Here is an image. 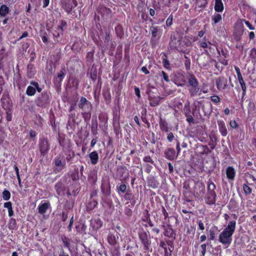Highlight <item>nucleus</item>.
Listing matches in <instances>:
<instances>
[{"instance_id":"obj_1","label":"nucleus","mask_w":256,"mask_h":256,"mask_svg":"<svg viewBox=\"0 0 256 256\" xmlns=\"http://www.w3.org/2000/svg\"><path fill=\"white\" fill-rule=\"evenodd\" d=\"M236 222L230 221L227 227L225 228L219 236V241L223 244L229 245L232 240V236L236 228Z\"/></svg>"},{"instance_id":"obj_2","label":"nucleus","mask_w":256,"mask_h":256,"mask_svg":"<svg viewBox=\"0 0 256 256\" xmlns=\"http://www.w3.org/2000/svg\"><path fill=\"white\" fill-rule=\"evenodd\" d=\"M78 108L84 112V113H90L92 110V104L88 100L84 97L82 96L78 104Z\"/></svg>"},{"instance_id":"obj_3","label":"nucleus","mask_w":256,"mask_h":256,"mask_svg":"<svg viewBox=\"0 0 256 256\" xmlns=\"http://www.w3.org/2000/svg\"><path fill=\"white\" fill-rule=\"evenodd\" d=\"M188 84L192 87L189 89L190 93L191 96H194L200 90L198 87V82L195 76L192 74L190 76L188 79Z\"/></svg>"},{"instance_id":"obj_4","label":"nucleus","mask_w":256,"mask_h":256,"mask_svg":"<svg viewBox=\"0 0 256 256\" xmlns=\"http://www.w3.org/2000/svg\"><path fill=\"white\" fill-rule=\"evenodd\" d=\"M60 2L62 7L68 12L78 5L76 0H61Z\"/></svg>"},{"instance_id":"obj_5","label":"nucleus","mask_w":256,"mask_h":256,"mask_svg":"<svg viewBox=\"0 0 256 256\" xmlns=\"http://www.w3.org/2000/svg\"><path fill=\"white\" fill-rule=\"evenodd\" d=\"M50 102L49 93L44 92H42L40 96L38 98L37 106L40 107H44Z\"/></svg>"},{"instance_id":"obj_6","label":"nucleus","mask_w":256,"mask_h":256,"mask_svg":"<svg viewBox=\"0 0 256 256\" xmlns=\"http://www.w3.org/2000/svg\"><path fill=\"white\" fill-rule=\"evenodd\" d=\"M39 150L41 155L45 156L50 149V144L47 139L42 138L40 140L38 144Z\"/></svg>"},{"instance_id":"obj_7","label":"nucleus","mask_w":256,"mask_h":256,"mask_svg":"<svg viewBox=\"0 0 256 256\" xmlns=\"http://www.w3.org/2000/svg\"><path fill=\"white\" fill-rule=\"evenodd\" d=\"M138 236L141 242L143 244L144 249L148 250L151 243L148 239V234L142 230L139 232Z\"/></svg>"},{"instance_id":"obj_8","label":"nucleus","mask_w":256,"mask_h":256,"mask_svg":"<svg viewBox=\"0 0 256 256\" xmlns=\"http://www.w3.org/2000/svg\"><path fill=\"white\" fill-rule=\"evenodd\" d=\"M216 194L215 192L208 191L207 194L206 196V204H214L216 202Z\"/></svg>"},{"instance_id":"obj_9","label":"nucleus","mask_w":256,"mask_h":256,"mask_svg":"<svg viewBox=\"0 0 256 256\" xmlns=\"http://www.w3.org/2000/svg\"><path fill=\"white\" fill-rule=\"evenodd\" d=\"M216 84L218 89H224L227 86V80L224 77L218 78L216 80Z\"/></svg>"},{"instance_id":"obj_10","label":"nucleus","mask_w":256,"mask_h":256,"mask_svg":"<svg viewBox=\"0 0 256 256\" xmlns=\"http://www.w3.org/2000/svg\"><path fill=\"white\" fill-rule=\"evenodd\" d=\"M164 154L166 158L170 160H174L176 158V152L173 148H169L166 150Z\"/></svg>"},{"instance_id":"obj_11","label":"nucleus","mask_w":256,"mask_h":256,"mask_svg":"<svg viewBox=\"0 0 256 256\" xmlns=\"http://www.w3.org/2000/svg\"><path fill=\"white\" fill-rule=\"evenodd\" d=\"M162 227L164 230V234L165 236L169 238H175V234H174V231L170 225H168L167 226L163 225Z\"/></svg>"},{"instance_id":"obj_12","label":"nucleus","mask_w":256,"mask_h":256,"mask_svg":"<svg viewBox=\"0 0 256 256\" xmlns=\"http://www.w3.org/2000/svg\"><path fill=\"white\" fill-rule=\"evenodd\" d=\"M101 189L103 194L105 196H108L110 194V186L109 182L102 183Z\"/></svg>"},{"instance_id":"obj_13","label":"nucleus","mask_w":256,"mask_h":256,"mask_svg":"<svg viewBox=\"0 0 256 256\" xmlns=\"http://www.w3.org/2000/svg\"><path fill=\"white\" fill-rule=\"evenodd\" d=\"M218 124L221 134L224 136H226L228 134V130L224 122L222 120H218Z\"/></svg>"},{"instance_id":"obj_14","label":"nucleus","mask_w":256,"mask_h":256,"mask_svg":"<svg viewBox=\"0 0 256 256\" xmlns=\"http://www.w3.org/2000/svg\"><path fill=\"white\" fill-rule=\"evenodd\" d=\"M54 188L58 196H61L64 194L65 187L62 182H58L56 184Z\"/></svg>"},{"instance_id":"obj_15","label":"nucleus","mask_w":256,"mask_h":256,"mask_svg":"<svg viewBox=\"0 0 256 256\" xmlns=\"http://www.w3.org/2000/svg\"><path fill=\"white\" fill-rule=\"evenodd\" d=\"M226 174L227 178L230 180H233L234 178L236 172L232 166H228L226 168Z\"/></svg>"},{"instance_id":"obj_16","label":"nucleus","mask_w":256,"mask_h":256,"mask_svg":"<svg viewBox=\"0 0 256 256\" xmlns=\"http://www.w3.org/2000/svg\"><path fill=\"white\" fill-rule=\"evenodd\" d=\"M89 157L90 158L92 164L94 165L98 163V155L96 151H94L90 152L89 154Z\"/></svg>"},{"instance_id":"obj_17","label":"nucleus","mask_w":256,"mask_h":256,"mask_svg":"<svg viewBox=\"0 0 256 256\" xmlns=\"http://www.w3.org/2000/svg\"><path fill=\"white\" fill-rule=\"evenodd\" d=\"M180 44V40H177L174 37L171 38L170 41V45L172 48L178 49Z\"/></svg>"},{"instance_id":"obj_18","label":"nucleus","mask_w":256,"mask_h":256,"mask_svg":"<svg viewBox=\"0 0 256 256\" xmlns=\"http://www.w3.org/2000/svg\"><path fill=\"white\" fill-rule=\"evenodd\" d=\"M50 203L48 202L42 204L38 206V212L40 214H44L50 207Z\"/></svg>"},{"instance_id":"obj_19","label":"nucleus","mask_w":256,"mask_h":256,"mask_svg":"<svg viewBox=\"0 0 256 256\" xmlns=\"http://www.w3.org/2000/svg\"><path fill=\"white\" fill-rule=\"evenodd\" d=\"M214 10L217 12H222L224 8L222 0H215Z\"/></svg>"},{"instance_id":"obj_20","label":"nucleus","mask_w":256,"mask_h":256,"mask_svg":"<svg viewBox=\"0 0 256 256\" xmlns=\"http://www.w3.org/2000/svg\"><path fill=\"white\" fill-rule=\"evenodd\" d=\"M9 10L8 8L6 5H2L0 8V15L4 16L8 14Z\"/></svg>"},{"instance_id":"obj_21","label":"nucleus","mask_w":256,"mask_h":256,"mask_svg":"<svg viewBox=\"0 0 256 256\" xmlns=\"http://www.w3.org/2000/svg\"><path fill=\"white\" fill-rule=\"evenodd\" d=\"M212 20L214 22V24H216L222 20V18L220 14L218 13H215L212 16Z\"/></svg>"},{"instance_id":"obj_22","label":"nucleus","mask_w":256,"mask_h":256,"mask_svg":"<svg viewBox=\"0 0 256 256\" xmlns=\"http://www.w3.org/2000/svg\"><path fill=\"white\" fill-rule=\"evenodd\" d=\"M36 89L35 88L31 86H28L27 88V90L26 91V94L29 96H34L36 94Z\"/></svg>"},{"instance_id":"obj_23","label":"nucleus","mask_w":256,"mask_h":256,"mask_svg":"<svg viewBox=\"0 0 256 256\" xmlns=\"http://www.w3.org/2000/svg\"><path fill=\"white\" fill-rule=\"evenodd\" d=\"M34 74V72L33 70V66L32 64H28V71L27 76L29 78H32Z\"/></svg>"},{"instance_id":"obj_24","label":"nucleus","mask_w":256,"mask_h":256,"mask_svg":"<svg viewBox=\"0 0 256 256\" xmlns=\"http://www.w3.org/2000/svg\"><path fill=\"white\" fill-rule=\"evenodd\" d=\"M216 185L212 182V180L208 182V192H214L216 189Z\"/></svg>"},{"instance_id":"obj_25","label":"nucleus","mask_w":256,"mask_h":256,"mask_svg":"<svg viewBox=\"0 0 256 256\" xmlns=\"http://www.w3.org/2000/svg\"><path fill=\"white\" fill-rule=\"evenodd\" d=\"M160 129L162 130L165 131L166 132H168L167 124L165 121H162V120H161V121L160 123Z\"/></svg>"},{"instance_id":"obj_26","label":"nucleus","mask_w":256,"mask_h":256,"mask_svg":"<svg viewBox=\"0 0 256 256\" xmlns=\"http://www.w3.org/2000/svg\"><path fill=\"white\" fill-rule=\"evenodd\" d=\"M108 240L110 244L114 246L116 243V240L115 236L112 234H110L108 237Z\"/></svg>"},{"instance_id":"obj_27","label":"nucleus","mask_w":256,"mask_h":256,"mask_svg":"<svg viewBox=\"0 0 256 256\" xmlns=\"http://www.w3.org/2000/svg\"><path fill=\"white\" fill-rule=\"evenodd\" d=\"M10 192L6 190H4L2 192V197L4 200H8L10 199Z\"/></svg>"},{"instance_id":"obj_28","label":"nucleus","mask_w":256,"mask_h":256,"mask_svg":"<svg viewBox=\"0 0 256 256\" xmlns=\"http://www.w3.org/2000/svg\"><path fill=\"white\" fill-rule=\"evenodd\" d=\"M54 164L57 166H61L62 168L64 167L65 164L64 162H62L60 158H56L54 160Z\"/></svg>"},{"instance_id":"obj_29","label":"nucleus","mask_w":256,"mask_h":256,"mask_svg":"<svg viewBox=\"0 0 256 256\" xmlns=\"http://www.w3.org/2000/svg\"><path fill=\"white\" fill-rule=\"evenodd\" d=\"M65 74H66V70L64 68H63L58 74L57 77L60 80V81H62Z\"/></svg>"},{"instance_id":"obj_30","label":"nucleus","mask_w":256,"mask_h":256,"mask_svg":"<svg viewBox=\"0 0 256 256\" xmlns=\"http://www.w3.org/2000/svg\"><path fill=\"white\" fill-rule=\"evenodd\" d=\"M243 190L246 195L250 194L252 193V189L246 184H244L243 185Z\"/></svg>"},{"instance_id":"obj_31","label":"nucleus","mask_w":256,"mask_h":256,"mask_svg":"<svg viewBox=\"0 0 256 256\" xmlns=\"http://www.w3.org/2000/svg\"><path fill=\"white\" fill-rule=\"evenodd\" d=\"M184 58L186 59L184 61L186 68V70H189L190 66V60L186 56H184Z\"/></svg>"},{"instance_id":"obj_32","label":"nucleus","mask_w":256,"mask_h":256,"mask_svg":"<svg viewBox=\"0 0 256 256\" xmlns=\"http://www.w3.org/2000/svg\"><path fill=\"white\" fill-rule=\"evenodd\" d=\"M239 82L241 86L242 90V98L246 94V86L245 84V83L244 82V80L239 81Z\"/></svg>"},{"instance_id":"obj_33","label":"nucleus","mask_w":256,"mask_h":256,"mask_svg":"<svg viewBox=\"0 0 256 256\" xmlns=\"http://www.w3.org/2000/svg\"><path fill=\"white\" fill-rule=\"evenodd\" d=\"M216 228H212L210 230V240H214L215 238V230H216Z\"/></svg>"},{"instance_id":"obj_34","label":"nucleus","mask_w":256,"mask_h":256,"mask_svg":"<svg viewBox=\"0 0 256 256\" xmlns=\"http://www.w3.org/2000/svg\"><path fill=\"white\" fill-rule=\"evenodd\" d=\"M150 31L152 32V36L154 38H155L156 36V34H157V33H158V29L157 28V27H155V26H152L150 28Z\"/></svg>"},{"instance_id":"obj_35","label":"nucleus","mask_w":256,"mask_h":256,"mask_svg":"<svg viewBox=\"0 0 256 256\" xmlns=\"http://www.w3.org/2000/svg\"><path fill=\"white\" fill-rule=\"evenodd\" d=\"M76 100H74V101L72 100V101L70 102V110H69L70 112H71L74 110V107L76 105Z\"/></svg>"},{"instance_id":"obj_36","label":"nucleus","mask_w":256,"mask_h":256,"mask_svg":"<svg viewBox=\"0 0 256 256\" xmlns=\"http://www.w3.org/2000/svg\"><path fill=\"white\" fill-rule=\"evenodd\" d=\"M250 56L253 59L256 58V50L255 48H253L250 50Z\"/></svg>"},{"instance_id":"obj_37","label":"nucleus","mask_w":256,"mask_h":256,"mask_svg":"<svg viewBox=\"0 0 256 256\" xmlns=\"http://www.w3.org/2000/svg\"><path fill=\"white\" fill-rule=\"evenodd\" d=\"M134 196L130 192H127L124 195V198L126 200H132L133 199Z\"/></svg>"},{"instance_id":"obj_38","label":"nucleus","mask_w":256,"mask_h":256,"mask_svg":"<svg viewBox=\"0 0 256 256\" xmlns=\"http://www.w3.org/2000/svg\"><path fill=\"white\" fill-rule=\"evenodd\" d=\"M242 21L244 22L248 26V28H250V30H254V26H253L248 21H247L244 19L242 20Z\"/></svg>"},{"instance_id":"obj_39","label":"nucleus","mask_w":256,"mask_h":256,"mask_svg":"<svg viewBox=\"0 0 256 256\" xmlns=\"http://www.w3.org/2000/svg\"><path fill=\"white\" fill-rule=\"evenodd\" d=\"M211 100L215 103H218L220 102V98L217 96H213L210 97Z\"/></svg>"},{"instance_id":"obj_40","label":"nucleus","mask_w":256,"mask_h":256,"mask_svg":"<svg viewBox=\"0 0 256 256\" xmlns=\"http://www.w3.org/2000/svg\"><path fill=\"white\" fill-rule=\"evenodd\" d=\"M144 161L146 162H150L152 164H154V161L150 156H145L144 158Z\"/></svg>"},{"instance_id":"obj_41","label":"nucleus","mask_w":256,"mask_h":256,"mask_svg":"<svg viewBox=\"0 0 256 256\" xmlns=\"http://www.w3.org/2000/svg\"><path fill=\"white\" fill-rule=\"evenodd\" d=\"M164 66L166 68H168L170 66L169 61L166 58H164L163 60Z\"/></svg>"},{"instance_id":"obj_42","label":"nucleus","mask_w":256,"mask_h":256,"mask_svg":"<svg viewBox=\"0 0 256 256\" xmlns=\"http://www.w3.org/2000/svg\"><path fill=\"white\" fill-rule=\"evenodd\" d=\"M172 16H170L167 19L166 22V24L167 26H170L172 25Z\"/></svg>"},{"instance_id":"obj_43","label":"nucleus","mask_w":256,"mask_h":256,"mask_svg":"<svg viewBox=\"0 0 256 256\" xmlns=\"http://www.w3.org/2000/svg\"><path fill=\"white\" fill-rule=\"evenodd\" d=\"M71 178L72 180H76L78 179V172H76L71 174Z\"/></svg>"},{"instance_id":"obj_44","label":"nucleus","mask_w":256,"mask_h":256,"mask_svg":"<svg viewBox=\"0 0 256 256\" xmlns=\"http://www.w3.org/2000/svg\"><path fill=\"white\" fill-rule=\"evenodd\" d=\"M230 127L233 128H236L238 127V124L234 120H231L230 122Z\"/></svg>"},{"instance_id":"obj_45","label":"nucleus","mask_w":256,"mask_h":256,"mask_svg":"<svg viewBox=\"0 0 256 256\" xmlns=\"http://www.w3.org/2000/svg\"><path fill=\"white\" fill-rule=\"evenodd\" d=\"M126 186L124 184H121L119 187V190L122 192H124L126 191Z\"/></svg>"},{"instance_id":"obj_46","label":"nucleus","mask_w":256,"mask_h":256,"mask_svg":"<svg viewBox=\"0 0 256 256\" xmlns=\"http://www.w3.org/2000/svg\"><path fill=\"white\" fill-rule=\"evenodd\" d=\"M64 207L66 210L67 209H72L73 207V204H70V202H67Z\"/></svg>"},{"instance_id":"obj_47","label":"nucleus","mask_w":256,"mask_h":256,"mask_svg":"<svg viewBox=\"0 0 256 256\" xmlns=\"http://www.w3.org/2000/svg\"><path fill=\"white\" fill-rule=\"evenodd\" d=\"M62 242H64V246L66 247H67V248L70 247V244H69V242L68 240V239L66 237L62 238Z\"/></svg>"},{"instance_id":"obj_48","label":"nucleus","mask_w":256,"mask_h":256,"mask_svg":"<svg viewBox=\"0 0 256 256\" xmlns=\"http://www.w3.org/2000/svg\"><path fill=\"white\" fill-rule=\"evenodd\" d=\"M162 74L163 76V78L164 80L166 81V82H169L170 79L168 74L164 71L162 72Z\"/></svg>"},{"instance_id":"obj_49","label":"nucleus","mask_w":256,"mask_h":256,"mask_svg":"<svg viewBox=\"0 0 256 256\" xmlns=\"http://www.w3.org/2000/svg\"><path fill=\"white\" fill-rule=\"evenodd\" d=\"M68 218V212L66 211H64L62 212V220L65 222Z\"/></svg>"},{"instance_id":"obj_50","label":"nucleus","mask_w":256,"mask_h":256,"mask_svg":"<svg viewBox=\"0 0 256 256\" xmlns=\"http://www.w3.org/2000/svg\"><path fill=\"white\" fill-rule=\"evenodd\" d=\"M4 207L6 208H7L8 210L12 208V202H5L4 204Z\"/></svg>"},{"instance_id":"obj_51","label":"nucleus","mask_w":256,"mask_h":256,"mask_svg":"<svg viewBox=\"0 0 256 256\" xmlns=\"http://www.w3.org/2000/svg\"><path fill=\"white\" fill-rule=\"evenodd\" d=\"M186 116H187L186 120L188 123H191L193 122L194 118L190 115L186 114Z\"/></svg>"},{"instance_id":"obj_52","label":"nucleus","mask_w":256,"mask_h":256,"mask_svg":"<svg viewBox=\"0 0 256 256\" xmlns=\"http://www.w3.org/2000/svg\"><path fill=\"white\" fill-rule=\"evenodd\" d=\"M174 138V136L172 132H170L168 134L167 138L170 142H172Z\"/></svg>"},{"instance_id":"obj_53","label":"nucleus","mask_w":256,"mask_h":256,"mask_svg":"<svg viewBox=\"0 0 256 256\" xmlns=\"http://www.w3.org/2000/svg\"><path fill=\"white\" fill-rule=\"evenodd\" d=\"M150 104L152 106H156L159 104V101L157 100H152Z\"/></svg>"},{"instance_id":"obj_54","label":"nucleus","mask_w":256,"mask_h":256,"mask_svg":"<svg viewBox=\"0 0 256 256\" xmlns=\"http://www.w3.org/2000/svg\"><path fill=\"white\" fill-rule=\"evenodd\" d=\"M176 150H177V156L180 154V143L178 141L176 142Z\"/></svg>"},{"instance_id":"obj_55","label":"nucleus","mask_w":256,"mask_h":256,"mask_svg":"<svg viewBox=\"0 0 256 256\" xmlns=\"http://www.w3.org/2000/svg\"><path fill=\"white\" fill-rule=\"evenodd\" d=\"M73 222H74V220H73V216H72V218H70V224L68 226V228L69 231H71L72 226L73 224Z\"/></svg>"},{"instance_id":"obj_56","label":"nucleus","mask_w":256,"mask_h":256,"mask_svg":"<svg viewBox=\"0 0 256 256\" xmlns=\"http://www.w3.org/2000/svg\"><path fill=\"white\" fill-rule=\"evenodd\" d=\"M198 226H199V228L200 230H204V224L202 223V220L199 221Z\"/></svg>"},{"instance_id":"obj_57","label":"nucleus","mask_w":256,"mask_h":256,"mask_svg":"<svg viewBox=\"0 0 256 256\" xmlns=\"http://www.w3.org/2000/svg\"><path fill=\"white\" fill-rule=\"evenodd\" d=\"M14 168L16 172L17 178H19V176H20L19 170H18V166L16 164L14 166Z\"/></svg>"},{"instance_id":"obj_58","label":"nucleus","mask_w":256,"mask_h":256,"mask_svg":"<svg viewBox=\"0 0 256 256\" xmlns=\"http://www.w3.org/2000/svg\"><path fill=\"white\" fill-rule=\"evenodd\" d=\"M136 94L138 97H140V90L138 88L136 87L134 88Z\"/></svg>"},{"instance_id":"obj_59","label":"nucleus","mask_w":256,"mask_h":256,"mask_svg":"<svg viewBox=\"0 0 256 256\" xmlns=\"http://www.w3.org/2000/svg\"><path fill=\"white\" fill-rule=\"evenodd\" d=\"M168 166L170 173H172L174 172V168L172 164H171V163L169 162L168 163Z\"/></svg>"},{"instance_id":"obj_60","label":"nucleus","mask_w":256,"mask_h":256,"mask_svg":"<svg viewBox=\"0 0 256 256\" xmlns=\"http://www.w3.org/2000/svg\"><path fill=\"white\" fill-rule=\"evenodd\" d=\"M50 0H44L43 7L46 8L49 4Z\"/></svg>"},{"instance_id":"obj_61","label":"nucleus","mask_w":256,"mask_h":256,"mask_svg":"<svg viewBox=\"0 0 256 256\" xmlns=\"http://www.w3.org/2000/svg\"><path fill=\"white\" fill-rule=\"evenodd\" d=\"M204 152L206 154H208L210 152V150L208 148L207 146H204Z\"/></svg>"},{"instance_id":"obj_62","label":"nucleus","mask_w":256,"mask_h":256,"mask_svg":"<svg viewBox=\"0 0 256 256\" xmlns=\"http://www.w3.org/2000/svg\"><path fill=\"white\" fill-rule=\"evenodd\" d=\"M142 70L145 74H148L149 71L146 68V66H143L142 68Z\"/></svg>"},{"instance_id":"obj_63","label":"nucleus","mask_w":256,"mask_h":256,"mask_svg":"<svg viewBox=\"0 0 256 256\" xmlns=\"http://www.w3.org/2000/svg\"><path fill=\"white\" fill-rule=\"evenodd\" d=\"M30 136L32 138H34L36 136V132L35 131L31 130L30 132Z\"/></svg>"},{"instance_id":"obj_64","label":"nucleus","mask_w":256,"mask_h":256,"mask_svg":"<svg viewBox=\"0 0 256 256\" xmlns=\"http://www.w3.org/2000/svg\"><path fill=\"white\" fill-rule=\"evenodd\" d=\"M59 256H69V255L68 254L64 252L63 250L60 252Z\"/></svg>"}]
</instances>
